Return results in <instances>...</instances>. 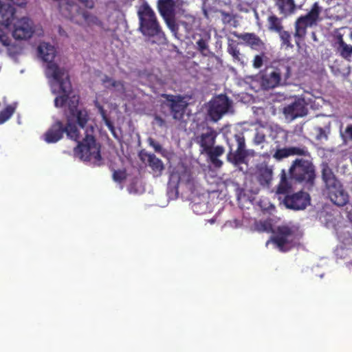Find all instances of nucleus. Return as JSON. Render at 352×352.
<instances>
[{
	"instance_id": "obj_1",
	"label": "nucleus",
	"mask_w": 352,
	"mask_h": 352,
	"mask_svg": "<svg viewBox=\"0 0 352 352\" xmlns=\"http://www.w3.org/2000/svg\"><path fill=\"white\" fill-rule=\"evenodd\" d=\"M65 133L68 138L78 143L74 149L76 156L97 166L102 164L100 144L96 142L93 135V126L85 130V137L82 138L75 123L69 122V120L65 125L63 122L56 120L44 133L43 139L48 144L56 143L63 138Z\"/></svg>"
},
{
	"instance_id": "obj_2",
	"label": "nucleus",
	"mask_w": 352,
	"mask_h": 352,
	"mask_svg": "<svg viewBox=\"0 0 352 352\" xmlns=\"http://www.w3.org/2000/svg\"><path fill=\"white\" fill-rule=\"evenodd\" d=\"M138 31L152 43L162 44L166 36L155 12L147 3H142L138 10Z\"/></svg>"
},
{
	"instance_id": "obj_3",
	"label": "nucleus",
	"mask_w": 352,
	"mask_h": 352,
	"mask_svg": "<svg viewBox=\"0 0 352 352\" xmlns=\"http://www.w3.org/2000/svg\"><path fill=\"white\" fill-rule=\"evenodd\" d=\"M38 52L43 61L47 63L46 75L59 83L63 91L70 88V80L67 72L64 68H60L53 60L56 56V50L54 46L47 43H42L38 47Z\"/></svg>"
},
{
	"instance_id": "obj_4",
	"label": "nucleus",
	"mask_w": 352,
	"mask_h": 352,
	"mask_svg": "<svg viewBox=\"0 0 352 352\" xmlns=\"http://www.w3.org/2000/svg\"><path fill=\"white\" fill-rule=\"evenodd\" d=\"M322 179L324 184L323 192L331 200L338 206H344L349 200L348 193L344 190L341 182L337 179L332 169L327 164L322 166Z\"/></svg>"
},
{
	"instance_id": "obj_5",
	"label": "nucleus",
	"mask_w": 352,
	"mask_h": 352,
	"mask_svg": "<svg viewBox=\"0 0 352 352\" xmlns=\"http://www.w3.org/2000/svg\"><path fill=\"white\" fill-rule=\"evenodd\" d=\"M292 68L284 63L267 67L261 73V85L265 90L291 84Z\"/></svg>"
},
{
	"instance_id": "obj_6",
	"label": "nucleus",
	"mask_w": 352,
	"mask_h": 352,
	"mask_svg": "<svg viewBox=\"0 0 352 352\" xmlns=\"http://www.w3.org/2000/svg\"><path fill=\"white\" fill-rule=\"evenodd\" d=\"M217 137V131L212 127H207L200 135L196 136L195 141L199 146L201 154H206L210 162L216 167L220 168L223 162L218 157L224 153L222 146H214Z\"/></svg>"
},
{
	"instance_id": "obj_7",
	"label": "nucleus",
	"mask_w": 352,
	"mask_h": 352,
	"mask_svg": "<svg viewBox=\"0 0 352 352\" xmlns=\"http://www.w3.org/2000/svg\"><path fill=\"white\" fill-rule=\"evenodd\" d=\"M289 179L302 184L308 188L315 184L316 177L315 166L309 160H295L289 169Z\"/></svg>"
},
{
	"instance_id": "obj_8",
	"label": "nucleus",
	"mask_w": 352,
	"mask_h": 352,
	"mask_svg": "<svg viewBox=\"0 0 352 352\" xmlns=\"http://www.w3.org/2000/svg\"><path fill=\"white\" fill-rule=\"evenodd\" d=\"M322 8L318 2H315L309 11L305 15H301L295 21L294 34L296 44L299 46L303 41L307 33V28L315 26L321 21L320 15Z\"/></svg>"
},
{
	"instance_id": "obj_9",
	"label": "nucleus",
	"mask_w": 352,
	"mask_h": 352,
	"mask_svg": "<svg viewBox=\"0 0 352 352\" xmlns=\"http://www.w3.org/2000/svg\"><path fill=\"white\" fill-rule=\"evenodd\" d=\"M299 235L296 230L288 226H278L274 231L266 245L272 243L280 252H286L298 244Z\"/></svg>"
},
{
	"instance_id": "obj_10",
	"label": "nucleus",
	"mask_w": 352,
	"mask_h": 352,
	"mask_svg": "<svg viewBox=\"0 0 352 352\" xmlns=\"http://www.w3.org/2000/svg\"><path fill=\"white\" fill-rule=\"evenodd\" d=\"M229 152L227 160L234 165L243 164L248 157V151L245 150V138L242 133L234 135L233 139L228 140Z\"/></svg>"
},
{
	"instance_id": "obj_11",
	"label": "nucleus",
	"mask_w": 352,
	"mask_h": 352,
	"mask_svg": "<svg viewBox=\"0 0 352 352\" xmlns=\"http://www.w3.org/2000/svg\"><path fill=\"white\" fill-rule=\"evenodd\" d=\"M162 98H164L161 102V108H168L175 120H180L184 118L188 103L179 95L164 94Z\"/></svg>"
},
{
	"instance_id": "obj_12",
	"label": "nucleus",
	"mask_w": 352,
	"mask_h": 352,
	"mask_svg": "<svg viewBox=\"0 0 352 352\" xmlns=\"http://www.w3.org/2000/svg\"><path fill=\"white\" fill-rule=\"evenodd\" d=\"M67 103L68 104L69 111V113L67 114V120L70 119L69 122L72 123H74V121H76L78 126L82 130H86L85 128L89 120V116L86 110L78 109L79 97L77 96L68 97Z\"/></svg>"
},
{
	"instance_id": "obj_13",
	"label": "nucleus",
	"mask_w": 352,
	"mask_h": 352,
	"mask_svg": "<svg viewBox=\"0 0 352 352\" xmlns=\"http://www.w3.org/2000/svg\"><path fill=\"white\" fill-rule=\"evenodd\" d=\"M34 32V22L28 17H22L14 23L12 36L16 40L29 39Z\"/></svg>"
},
{
	"instance_id": "obj_14",
	"label": "nucleus",
	"mask_w": 352,
	"mask_h": 352,
	"mask_svg": "<svg viewBox=\"0 0 352 352\" xmlns=\"http://www.w3.org/2000/svg\"><path fill=\"white\" fill-rule=\"evenodd\" d=\"M307 113V103L302 98H296L293 102L285 105L283 109L285 118L289 120L305 116Z\"/></svg>"
},
{
	"instance_id": "obj_15",
	"label": "nucleus",
	"mask_w": 352,
	"mask_h": 352,
	"mask_svg": "<svg viewBox=\"0 0 352 352\" xmlns=\"http://www.w3.org/2000/svg\"><path fill=\"white\" fill-rule=\"evenodd\" d=\"M283 203L287 208L294 210H304L310 204V196L309 193L299 191L291 195H287Z\"/></svg>"
},
{
	"instance_id": "obj_16",
	"label": "nucleus",
	"mask_w": 352,
	"mask_h": 352,
	"mask_svg": "<svg viewBox=\"0 0 352 352\" xmlns=\"http://www.w3.org/2000/svg\"><path fill=\"white\" fill-rule=\"evenodd\" d=\"M157 10L166 25L170 29H173L175 26V7L176 2L175 0H158Z\"/></svg>"
},
{
	"instance_id": "obj_17",
	"label": "nucleus",
	"mask_w": 352,
	"mask_h": 352,
	"mask_svg": "<svg viewBox=\"0 0 352 352\" xmlns=\"http://www.w3.org/2000/svg\"><path fill=\"white\" fill-rule=\"evenodd\" d=\"M230 106L228 98L225 95H219L210 102L209 115L213 120L217 121L228 111Z\"/></svg>"
},
{
	"instance_id": "obj_18",
	"label": "nucleus",
	"mask_w": 352,
	"mask_h": 352,
	"mask_svg": "<svg viewBox=\"0 0 352 352\" xmlns=\"http://www.w3.org/2000/svg\"><path fill=\"white\" fill-rule=\"evenodd\" d=\"M58 2V10L60 14L65 18L69 19L70 21L80 24V21L76 19V16L73 14L72 10L76 7L75 2L73 0H54Z\"/></svg>"
},
{
	"instance_id": "obj_19",
	"label": "nucleus",
	"mask_w": 352,
	"mask_h": 352,
	"mask_svg": "<svg viewBox=\"0 0 352 352\" xmlns=\"http://www.w3.org/2000/svg\"><path fill=\"white\" fill-rule=\"evenodd\" d=\"M141 158L142 160H147L148 166L152 169L154 176L162 175V171L164 170V165L155 154L145 153L142 155Z\"/></svg>"
},
{
	"instance_id": "obj_20",
	"label": "nucleus",
	"mask_w": 352,
	"mask_h": 352,
	"mask_svg": "<svg viewBox=\"0 0 352 352\" xmlns=\"http://www.w3.org/2000/svg\"><path fill=\"white\" fill-rule=\"evenodd\" d=\"M307 154L308 151L305 148L292 146L276 150L273 157L278 160H280L291 155L306 156Z\"/></svg>"
},
{
	"instance_id": "obj_21",
	"label": "nucleus",
	"mask_w": 352,
	"mask_h": 352,
	"mask_svg": "<svg viewBox=\"0 0 352 352\" xmlns=\"http://www.w3.org/2000/svg\"><path fill=\"white\" fill-rule=\"evenodd\" d=\"M237 38L242 40L252 50H261L265 48V44L262 40L254 33H245L236 35Z\"/></svg>"
},
{
	"instance_id": "obj_22",
	"label": "nucleus",
	"mask_w": 352,
	"mask_h": 352,
	"mask_svg": "<svg viewBox=\"0 0 352 352\" xmlns=\"http://www.w3.org/2000/svg\"><path fill=\"white\" fill-rule=\"evenodd\" d=\"M15 9L10 5L3 3L0 6V24L8 28L14 19Z\"/></svg>"
},
{
	"instance_id": "obj_23",
	"label": "nucleus",
	"mask_w": 352,
	"mask_h": 352,
	"mask_svg": "<svg viewBox=\"0 0 352 352\" xmlns=\"http://www.w3.org/2000/svg\"><path fill=\"white\" fill-rule=\"evenodd\" d=\"M336 45V51L340 56L346 60H350L352 56V45L345 43L341 35L338 37Z\"/></svg>"
},
{
	"instance_id": "obj_24",
	"label": "nucleus",
	"mask_w": 352,
	"mask_h": 352,
	"mask_svg": "<svg viewBox=\"0 0 352 352\" xmlns=\"http://www.w3.org/2000/svg\"><path fill=\"white\" fill-rule=\"evenodd\" d=\"M275 5L285 16L294 13L296 8L294 0H275Z\"/></svg>"
},
{
	"instance_id": "obj_25",
	"label": "nucleus",
	"mask_w": 352,
	"mask_h": 352,
	"mask_svg": "<svg viewBox=\"0 0 352 352\" xmlns=\"http://www.w3.org/2000/svg\"><path fill=\"white\" fill-rule=\"evenodd\" d=\"M272 168L267 166H265L259 169L258 181L261 185L268 186L272 180Z\"/></svg>"
},
{
	"instance_id": "obj_26",
	"label": "nucleus",
	"mask_w": 352,
	"mask_h": 352,
	"mask_svg": "<svg viewBox=\"0 0 352 352\" xmlns=\"http://www.w3.org/2000/svg\"><path fill=\"white\" fill-rule=\"evenodd\" d=\"M267 23V29L271 32L278 33V32H281L283 29L282 19L278 17L274 14H271L268 16Z\"/></svg>"
},
{
	"instance_id": "obj_27",
	"label": "nucleus",
	"mask_w": 352,
	"mask_h": 352,
	"mask_svg": "<svg viewBox=\"0 0 352 352\" xmlns=\"http://www.w3.org/2000/svg\"><path fill=\"white\" fill-rule=\"evenodd\" d=\"M292 188V184L289 182V179L287 176L286 171L283 169L280 173V181L278 186L277 193L278 194H286Z\"/></svg>"
},
{
	"instance_id": "obj_28",
	"label": "nucleus",
	"mask_w": 352,
	"mask_h": 352,
	"mask_svg": "<svg viewBox=\"0 0 352 352\" xmlns=\"http://www.w3.org/2000/svg\"><path fill=\"white\" fill-rule=\"evenodd\" d=\"M228 52L232 56L234 62H238L242 65L246 63L245 56L240 53L236 45L229 44L228 46Z\"/></svg>"
},
{
	"instance_id": "obj_29",
	"label": "nucleus",
	"mask_w": 352,
	"mask_h": 352,
	"mask_svg": "<svg viewBox=\"0 0 352 352\" xmlns=\"http://www.w3.org/2000/svg\"><path fill=\"white\" fill-rule=\"evenodd\" d=\"M74 9L76 10L78 14L81 16L84 21L87 25H89L92 24H98L99 20L97 16L93 15L87 11L81 10L80 8H77V6Z\"/></svg>"
},
{
	"instance_id": "obj_30",
	"label": "nucleus",
	"mask_w": 352,
	"mask_h": 352,
	"mask_svg": "<svg viewBox=\"0 0 352 352\" xmlns=\"http://www.w3.org/2000/svg\"><path fill=\"white\" fill-rule=\"evenodd\" d=\"M281 41V47L285 49L293 48L294 45L292 43V35L289 32L281 30L278 32Z\"/></svg>"
},
{
	"instance_id": "obj_31",
	"label": "nucleus",
	"mask_w": 352,
	"mask_h": 352,
	"mask_svg": "<svg viewBox=\"0 0 352 352\" xmlns=\"http://www.w3.org/2000/svg\"><path fill=\"white\" fill-rule=\"evenodd\" d=\"M15 107L9 104L0 111V124L8 120L15 112Z\"/></svg>"
},
{
	"instance_id": "obj_32",
	"label": "nucleus",
	"mask_w": 352,
	"mask_h": 352,
	"mask_svg": "<svg viewBox=\"0 0 352 352\" xmlns=\"http://www.w3.org/2000/svg\"><path fill=\"white\" fill-rule=\"evenodd\" d=\"M60 85L59 83H58ZM60 89L61 92L63 93V95L57 96L54 100V105L56 107H63L67 102L68 100V94L72 90V85H70V88L68 89V91H63V90L61 89L60 85H59Z\"/></svg>"
},
{
	"instance_id": "obj_33",
	"label": "nucleus",
	"mask_w": 352,
	"mask_h": 352,
	"mask_svg": "<svg viewBox=\"0 0 352 352\" xmlns=\"http://www.w3.org/2000/svg\"><path fill=\"white\" fill-rule=\"evenodd\" d=\"M196 44L197 50L200 53L204 56H206V52L208 51V41L204 38H200L196 42Z\"/></svg>"
},
{
	"instance_id": "obj_34",
	"label": "nucleus",
	"mask_w": 352,
	"mask_h": 352,
	"mask_svg": "<svg viewBox=\"0 0 352 352\" xmlns=\"http://www.w3.org/2000/svg\"><path fill=\"white\" fill-rule=\"evenodd\" d=\"M126 177V172L123 170H114L113 173V179L114 181L121 182Z\"/></svg>"
},
{
	"instance_id": "obj_35",
	"label": "nucleus",
	"mask_w": 352,
	"mask_h": 352,
	"mask_svg": "<svg viewBox=\"0 0 352 352\" xmlns=\"http://www.w3.org/2000/svg\"><path fill=\"white\" fill-rule=\"evenodd\" d=\"M264 54L260 55H256L253 60V67L255 69H259L263 66V64Z\"/></svg>"
},
{
	"instance_id": "obj_36",
	"label": "nucleus",
	"mask_w": 352,
	"mask_h": 352,
	"mask_svg": "<svg viewBox=\"0 0 352 352\" xmlns=\"http://www.w3.org/2000/svg\"><path fill=\"white\" fill-rule=\"evenodd\" d=\"M0 43L6 47L10 45V40L9 37L3 32V30L0 28Z\"/></svg>"
},
{
	"instance_id": "obj_37",
	"label": "nucleus",
	"mask_w": 352,
	"mask_h": 352,
	"mask_svg": "<svg viewBox=\"0 0 352 352\" xmlns=\"http://www.w3.org/2000/svg\"><path fill=\"white\" fill-rule=\"evenodd\" d=\"M176 182V186L177 188V185L180 183H182L183 182V178H182V176L180 175L177 172L176 173H173L171 175H170V182Z\"/></svg>"
},
{
	"instance_id": "obj_38",
	"label": "nucleus",
	"mask_w": 352,
	"mask_h": 352,
	"mask_svg": "<svg viewBox=\"0 0 352 352\" xmlns=\"http://www.w3.org/2000/svg\"><path fill=\"white\" fill-rule=\"evenodd\" d=\"M265 140V135L261 132H256L254 138V142L255 144H261L263 142H264Z\"/></svg>"
},
{
	"instance_id": "obj_39",
	"label": "nucleus",
	"mask_w": 352,
	"mask_h": 352,
	"mask_svg": "<svg viewBox=\"0 0 352 352\" xmlns=\"http://www.w3.org/2000/svg\"><path fill=\"white\" fill-rule=\"evenodd\" d=\"M100 113L102 117V120L107 126V127H109L113 125V123L111 121V120L107 116L106 113L102 107H100Z\"/></svg>"
},
{
	"instance_id": "obj_40",
	"label": "nucleus",
	"mask_w": 352,
	"mask_h": 352,
	"mask_svg": "<svg viewBox=\"0 0 352 352\" xmlns=\"http://www.w3.org/2000/svg\"><path fill=\"white\" fill-rule=\"evenodd\" d=\"M148 143H149V145L151 146H152L156 152H158V153L162 152V147L160 143H158L157 142H156L155 140H154L152 138L148 139Z\"/></svg>"
},
{
	"instance_id": "obj_41",
	"label": "nucleus",
	"mask_w": 352,
	"mask_h": 352,
	"mask_svg": "<svg viewBox=\"0 0 352 352\" xmlns=\"http://www.w3.org/2000/svg\"><path fill=\"white\" fill-rule=\"evenodd\" d=\"M317 135H316V139L318 140H321L322 139L327 140V135L326 133V131L324 129H323L321 127H319L317 129Z\"/></svg>"
},
{
	"instance_id": "obj_42",
	"label": "nucleus",
	"mask_w": 352,
	"mask_h": 352,
	"mask_svg": "<svg viewBox=\"0 0 352 352\" xmlns=\"http://www.w3.org/2000/svg\"><path fill=\"white\" fill-rule=\"evenodd\" d=\"M344 137L348 140H352V124H349L345 129Z\"/></svg>"
},
{
	"instance_id": "obj_43",
	"label": "nucleus",
	"mask_w": 352,
	"mask_h": 352,
	"mask_svg": "<svg viewBox=\"0 0 352 352\" xmlns=\"http://www.w3.org/2000/svg\"><path fill=\"white\" fill-rule=\"evenodd\" d=\"M111 87H116L118 88L119 90H124V83L122 81L120 80H113L111 85Z\"/></svg>"
},
{
	"instance_id": "obj_44",
	"label": "nucleus",
	"mask_w": 352,
	"mask_h": 352,
	"mask_svg": "<svg viewBox=\"0 0 352 352\" xmlns=\"http://www.w3.org/2000/svg\"><path fill=\"white\" fill-rule=\"evenodd\" d=\"M80 3L83 4L86 8H93L94 7V2L93 0H78Z\"/></svg>"
},
{
	"instance_id": "obj_45",
	"label": "nucleus",
	"mask_w": 352,
	"mask_h": 352,
	"mask_svg": "<svg viewBox=\"0 0 352 352\" xmlns=\"http://www.w3.org/2000/svg\"><path fill=\"white\" fill-rule=\"evenodd\" d=\"M154 120H155L156 124L160 127L164 126L166 124L164 119H163L160 116H155Z\"/></svg>"
},
{
	"instance_id": "obj_46",
	"label": "nucleus",
	"mask_w": 352,
	"mask_h": 352,
	"mask_svg": "<svg viewBox=\"0 0 352 352\" xmlns=\"http://www.w3.org/2000/svg\"><path fill=\"white\" fill-rule=\"evenodd\" d=\"M13 4L19 7H23L26 5V0H10Z\"/></svg>"
},
{
	"instance_id": "obj_47",
	"label": "nucleus",
	"mask_w": 352,
	"mask_h": 352,
	"mask_svg": "<svg viewBox=\"0 0 352 352\" xmlns=\"http://www.w3.org/2000/svg\"><path fill=\"white\" fill-rule=\"evenodd\" d=\"M102 81L103 84L109 83L111 85L113 81V79L108 76H104Z\"/></svg>"
},
{
	"instance_id": "obj_48",
	"label": "nucleus",
	"mask_w": 352,
	"mask_h": 352,
	"mask_svg": "<svg viewBox=\"0 0 352 352\" xmlns=\"http://www.w3.org/2000/svg\"><path fill=\"white\" fill-rule=\"evenodd\" d=\"M109 130L111 131V133H112V135L116 138H117V135H116V129H115V126L114 125H112L109 127H108Z\"/></svg>"
},
{
	"instance_id": "obj_49",
	"label": "nucleus",
	"mask_w": 352,
	"mask_h": 352,
	"mask_svg": "<svg viewBox=\"0 0 352 352\" xmlns=\"http://www.w3.org/2000/svg\"><path fill=\"white\" fill-rule=\"evenodd\" d=\"M109 130L111 131V133H112V135L116 138H117V135H116V129H115V126L114 125H112L109 127H108Z\"/></svg>"
},
{
	"instance_id": "obj_50",
	"label": "nucleus",
	"mask_w": 352,
	"mask_h": 352,
	"mask_svg": "<svg viewBox=\"0 0 352 352\" xmlns=\"http://www.w3.org/2000/svg\"><path fill=\"white\" fill-rule=\"evenodd\" d=\"M109 130L111 131V133H112V135L116 138H117V135H116V129H115V126L114 125H112L109 127H108Z\"/></svg>"
},
{
	"instance_id": "obj_51",
	"label": "nucleus",
	"mask_w": 352,
	"mask_h": 352,
	"mask_svg": "<svg viewBox=\"0 0 352 352\" xmlns=\"http://www.w3.org/2000/svg\"><path fill=\"white\" fill-rule=\"evenodd\" d=\"M204 14H205V15H207V12H206V10H204Z\"/></svg>"
}]
</instances>
